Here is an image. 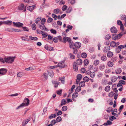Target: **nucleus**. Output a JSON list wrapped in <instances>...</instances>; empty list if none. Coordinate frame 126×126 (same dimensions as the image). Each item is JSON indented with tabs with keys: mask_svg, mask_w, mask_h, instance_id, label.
<instances>
[{
	"mask_svg": "<svg viewBox=\"0 0 126 126\" xmlns=\"http://www.w3.org/2000/svg\"><path fill=\"white\" fill-rule=\"evenodd\" d=\"M68 43H69L70 47L71 48H72L74 45V43L73 42L72 40L71 39L70 40V41L68 42Z\"/></svg>",
	"mask_w": 126,
	"mask_h": 126,
	"instance_id": "nucleus-21",
	"label": "nucleus"
},
{
	"mask_svg": "<svg viewBox=\"0 0 126 126\" xmlns=\"http://www.w3.org/2000/svg\"><path fill=\"white\" fill-rule=\"evenodd\" d=\"M80 87L79 86H78L76 88L75 90V91L76 92L78 93V92H79L81 90Z\"/></svg>",
	"mask_w": 126,
	"mask_h": 126,
	"instance_id": "nucleus-48",
	"label": "nucleus"
},
{
	"mask_svg": "<svg viewBox=\"0 0 126 126\" xmlns=\"http://www.w3.org/2000/svg\"><path fill=\"white\" fill-rule=\"evenodd\" d=\"M53 41L55 43H56L58 42V37H55L53 38Z\"/></svg>",
	"mask_w": 126,
	"mask_h": 126,
	"instance_id": "nucleus-53",
	"label": "nucleus"
},
{
	"mask_svg": "<svg viewBox=\"0 0 126 126\" xmlns=\"http://www.w3.org/2000/svg\"><path fill=\"white\" fill-rule=\"evenodd\" d=\"M7 72L6 69L5 68H1L0 69V75L1 76L5 75Z\"/></svg>",
	"mask_w": 126,
	"mask_h": 126,
	"instance_id": "nucleus-6",
	"label": "nucleus"
},
{
	"mask_svg": "<svg viewBox=\"0 0 126 126\" xmlns=\"http://www.w3.org/2000/svg\"><path fill=\"white\" fill-rule=\"evenodd\" d=\"M24 8V5L23 4L21 3L18 7V10H22Z\"/></svg>",
	"mask_w": 126,
	"mask_h": 126,
	"instance_id": "nucleus-11",
	"label": "nucleus"
},
{
	"mask_svg": "<svg viewBox=\"0 0 126 126\" xmlns=\"http://www.w3.org/2000/svg\"><path fill=\"white\" fill-rule=\"evenodd\" d=\"M50 31L52 33L54 34H55L57 32L55 30L52 29L50 30Z\"/></svg>",
	"mask_w": 126,
	"mask_h": 126,
	"instance_id": "nucleus-55",
	"label": "nucleus"
},
{
	"mask_svg": "<svg viewBox=\"0 0 126 126\" xmlns=\"http://www.w3.org/2000/svg\"><path fill=\"white\" fill-rule=\"evenodd\" d=\"M30 101L28 98H25L23 102L18 106L16 108V110H18L20 108L24 106H28L29 104Z\"/></svg>",
	"mask_w": 126,
	"mask_h": 126,
	"instance_id": "nucleus-1",
	"label": "nucleus"
},
{
	"mask_svg": "<svg viewBox=\"0 0 126 126\" xmlns=\"http://www.w3.org/2000/svg\"><path fill=\"white\" fill-rule=\"evenodd\" d=\"M88 40L86 38H84L83 40V42L84 43H88Z\"/></svg>",
	"mask_w": 126,
	"mask_h": 126,
	"instance_id": "nucleus-61",
	"label": "nucleus"
},
{
	"mask_svg": "<svg viewBox=\"0 0 126 126\" xmlns=\"http://www.w3.org/2000/svg\"><path fill=\"white\" fill-rule=\"evenodd\" d=\"M115 73L118 74H120L122 70L120 68H118L116 69L115 70Z\"/></svg>",
	"mask_w": 126,
	"mask_h": 126,
	"instance_id": "nucleus-25",
	"label": "nucleus"
},
{
	"mask_svg": "<svg viewBox=\"0 0 126 126\" xmlns=\"http://www.w3.org/2000/svg\"><path fill=\"white\" fill-rule=\"evenodd\" d=\"M116 42L114 41H112L110 44V45L111 47H114L115 46Z\"/></svg>",
	"mask_w": 126,
	"mask_h": 126,
	"instance_id": "nucleus-34",
	"label": "nucleus"
},
{
	"mask_svg": "<svg viewBox=\"0 0 126 126\" xmlns=\"http://www.w3.org/2000/svg\"><path fill=\"white\" fill-rule=\"evenodd\" d=\"M71 39V38L69 37H64L63 39V40L62 41L63 43H65L67 42H69Z\"/></svg>",
	"mask_w": 126,
	"mask_h": 126,
	"instance_id": "nucleus-5",
	"label": "nucleus"
},
{
	"mask_svg": "<svg viewBox=\"0 0 126 126\" xmlns=\"http://www.w3.org/2000/svg\"><path fill=\"white\" fill-rule=\"evenodd\" d=\"M82 78V75L80 74H78L77 76V79L80 80Z\"/></svg>",
	"mask_w": 126,
	"mask_h": 126,
	"instance_id": "nucleus-49",
	"label": "nucleus"
},
{
	"mask_svg": "<svg viewBox=\"0 0 126 126\" xmlns=\"http://www.w3.org/2000/svg\"><path fill=\"white\" fill-rule=\"evenodd\" d=\"M107 65L108 66L112 67L113 65V63L112 62L109 61L108 62Z\"/></svg>",
	"mask_w": 126,
	"mask_h": 126,
	"instance_id": "nucleus-36",
	"label": "nucleus"
},
{
	"mask_svg": "<svg viewBox=\"0 0 126 126\" xmlns=\"http://www.w3.org/2000/svg\"><path fill=\"white\" fill-rule=\"evenodd\" d=\"M110 88L109 86H108L106 87L105 88V91L107 92H108L110 90Z\"/></svg>",
	"mask_w": 126,
	"mask_h": 126,
	"instance_id": "nucleus-37",
	"label": "nucleus"
},
{
	"mask_svg": "<svg viewBox=\"0 0 126 126\" xmlns=\"http://www.w3.org/2000/svg\"><path fill=\"white\" fill-rule=\"evenodd\" d=\"M45 48L46 49L49 51L53 50H54V48L51 47H48L47 45H46L45 47Z\"/></svg>",
	"mask_w": 126,
	"mask_h": 126,
	"instance_id": "nucleus-14",
	"label": "nucleus"
},
{
	"mask_svg": "<svg viewBox=\"0 0 126 126\" xmlns=\"http://www.w3.org/2000/svg\"><path fill=\"white\" fill-rule=\"evenodd\" d=\"M84 63L85 65H87L89 63L88 60L87 59H85Z\"/></svg>",
	"mask_w": 126,
	"mask_h": 126,
	"instance_id": "nucleus-47",
	"label": "nucleus"
},
{
	"mask_svg": "<svg viewBox=\"0 0 126 126\" xmlns=\"http://www.w3.org/2000/svg\"><path fill=\"white\" fill-rule=\"evenodd\" d=\"M77 64L79 65H81L82 63V61L81 59H79L77 61Z\"/></svg>",
	"mask_w": 126,
	"mask_h": 126,
	"instance_id": "nucleus-28",
	"label": "nucleus"
},
{
	"mask_svg": "<svg viewBox=\"0 0 126 126\" xmlns=\"http://www.w3.org/2000/svg\"><path fill=\"white\" fill-rule=\"evenodd\" d=\"M110 47L109 46L107 45L105 47L103 51L104 52H106L110 50Z\"/></svg>",
	"mask_w": 126,
	"mask_h": 126,
	"instance_id": "nucleus-13",
	"label": "nucleus"
},
{
	"mask_svg": "<svg viewBox=\"0 0 126 126\" xmlns=\"http://www.w3.org/2000/svg\"><path fill=\"white\" fill-rule=\"evenodd\" d=\"M118 77L115 76L113 77L111 79V81L113 82H115L117 80Z\"/></svg>",
	"mask_w": 126,
	"mask_h": 126,
	"instance_id": "nucleus-26",
	"label": "nucleus"
},
{
	"mask_svg": "<svg viewBox=\"0 0 126 126\" xmlns=\"http://www.w3.org/2000/svg\"><path fill=\"white\" fill-rule=\"evenodd\" d=\"M81 57L83 58H85L87 57V54L85 52H83L81 53Z\"/></svg>",
	"mask_w": 126,
	"mask_h": 126,
	"instance_id": "nucleus-46",
	"label": "nucleus"
},
{
	"mask_svg": "<svg viewBox=\"0 0 126 126\" xmlns=\"http://www.w3.org/2000/svg\"><path fill=\"white\" fill-rule=\"evenodd\" d=\"M41 19L42 18L41 17H38L34 21L37 24H38V23L41 20Z\"/></svg>",
	"mask_w": 126,
	"mask_h": 126,
	"instance_id": "nucleus-19",
	"label": "nucleus"
},
{
	"mask_svg": "<svg viewBox=\"0 0 126 126\" xmlns=\"http://www.w3.org/2000/svg\"><path fill=\"white\" fill-rule=\"evenodd\" d=\"M111 37V36L109 34L106 35L105 36V39L107 40H109Z\"/></svg>",
	"mask_w": 126,
	"mask_h": 126,
	"instance_id": "nucleus-51",
	"label": "nucleus"
},
{
	"mask_svg": "<svg viewBox=\"0 0 126 126\" xmlns=\"http://www.w3.org/2000/svg\"><path fill=\"white\" fill-rule=\"evenodd\" d=\"M52 16L53 18H54L55 20L57 19V16L56 15L54 14H52Z\"/></svg>",
	"mask_w": 126,
	"mask_h": 126,
	"instance_id": "nucleus-62",
	"label": "nucleus"
},
{
	"mask_svg": "<svg viewBox=\"0 0 126 126\" xmlns=\"http://www.w3.org/2000/svg\"><path fill=\"white\" fill-rule=\"evenodd\" d=\"M44 77L45 78L46 80H47V79L48 77V74L47 73H45L43 74Z\"/></svg>",
	"mask_w": 126,
	"mask_h": 126,
	"instance_id": "nucleus-43",
	"label": "nucleus"
},
{
	"mask_svg": "<svg viewBox=\"0 0 126 126\" xmlns=\"http://www.w3.org/2000/svg\"><path fill=\"white\" fill-rule=\"evenodd\" d=\"M99 69L101 71L103 70L105 67V65L103 64H101L99 66Z\"/></svg>",
	"mask_w": 126,
	"mask_h": 126,
	"instance_id": "nucleus-23",
	"label": "nucleus"
},
{
	"mask_svg": "<svg viewBox=\"0 0 126 126\" xmlns=\"http://www.w3.org/2000/svg\"><path fill=\"white\" fill-rule=\"evenodd\" d=\"M116 118L114 116H112L111 117H110L109 119L111 121H112L114 119H116Z\"/></svg>",
	"mask_w": 126,
	"mask_h": 126,
	"instance_id": "nucleus-56",
	"label": "nucleus"
},
{
	"mask_svg": "<svg viewBox=\"0 0 126 126\" xmlns=\"http://www.w3.org/2000/svg\"><path fill=\"white\" fill-rule=\"evenodd\" d=\"M73 68L74 71H77L78 70V67L77 63L74 62L73 64Z\"/></svg>",
	"mask_w": 126,
	"mask_h": 126,
	"instance_id": "nucleus-9",
	"label": "nucleus"
},
{
	"mask_svg": "<svg viewBox=\"0 0 126 126\" xmlns=\"http://www.w3.org/2000/svg\"><path fill=\"white\" fill-rule=\"evenodd\" d=\"M67 109V107L66 106H64L62 108V111H66Z\"/></svg>",
	"mask_w": 126,
	"mask_h": 126,
	"instance_id": "nucleus-50",
	"label": "nucleus"
},
{
	"mask_svg": "<svg viewBox=\"0 0 126 126\" xmlns=\"http://www.w3.org/2000/svg\"><path fill=\"white\" fill-rule=\"evenodd\" d=\"M74 46L76 48H79L81 47V44L79 42H76L74 44Z\"/></svg>",
	"mask_w": 126,
	"mask_h": 126,
	"instance_id": "nucleus-7",
	"label": "nucleus"
},
{
	"mask_svg": "<svg viewBox=\"0 0 126 126\" xmlns=\"http://www.w3.org/2000/svg\"><path fill=\"white\" fill-rule=\"evenodd\" d=\"M112 38L114 40H116L117 39H119L117 35H113L112 36Z\"/></svg>",
	"mask_w": 126,
	"mask_h": 126,
	"instance_id": "nucleus-32",
	"label": "nucleus"
},
{
	"mask_svg": "<svg viewBox=\"0 0 126 126\" xmlns=\"http://www.w3.org/2000/svg\"><path fill=\"white\" fill-rule=\"evenodd\" d=\"M83 79L84 82H88L89 81L90 79L87 76H85L83 78Z\"/></svg>",
	"mask_w": 126,
	"mask_h": 126,
	"instance_id": "nucleus-40",
	"label": "nucleus"
},
{
	"mask_svg": "<svg viewBox=\"0 0 126 126\" xmlns=\"http://www.w3.org/2000/svg\"><path fill=\"white\" fill-rule=\"evenodd\" d=\"M78 96V93L76 92L74 93H73L72 95V99L74 100V98H76Z\"/></svg>",
	"mask_w": 126,
	"mask_h": 126,
	"instance_id": "nucleus-15",
	"label": "nucleus"
},
{
	"mask_svg": "<svg viewBox=\"0 0 126 126\" xmlns=\"http://www.w3.org/2000/svg\"><path fill=\"white\" fill-rule=\"evenodd\" d=\"M29 38L30 39L32 40H33L35 41H37L38 40V38L35 37H32L30 36H29Z\"/></svg>",
	"mask_w": 126,
	"mask_h": 126,
	"instance_id": "nucleus-27",
	"label": "nucleus"
},
{
	"mask_svg": "<svg viewBox=\"0 0 126 126\" xmlns=\"http://www.w3.org/2000/svg\"><path fill=\"white\" fill-rule=\"evenodd\" d=\"M60 10L59 9L56 8L54 9L53 10V12L55 14H58L60 13Z\"/></svg>",
	"mask_w": 126,
	"mask_h": 126,
	"instance_id": "nucleus-18",
	"label": "nucleus"
},
{
	"mask_svg": "<svg viewBox=\"0 0 126 126\" xmlns=\"http://www.w3.org/2000/svg\"><path fill=\"white\" fill-rule=\"evenodd\" d=\"M110 30L111 32L113 33H116L117 32L116 28L114 26L112 27L111 28Z\"/></svg>",
	"mask_w": 126,
	"mask_h": 126,
	"instance_id": "nucleus-8",
	"label": "nucleus"
},
{
	"mask_svg": "<svg viewBox=\"0 0 126 126\" xmlns=\"http://www.w3.org/2000/svg\"><path fill=\"white\" fill-rule=\"evenodd\" d=\"M62 120V119L61 118L60 116H58L57 118L56 121L57 122H60Z\"/></svg>",
	"mask_w": 126,
	"mask_h": 126,
	"instance_id": "nucleus-54",
	"label": "nucleus"
},
{
	"mask_svg": "<svg viewBox=\"0 0 126 126\" xmlns=\"http://www.w3.org/2000/svg\"><path fill=\"white\" fill-rule=\"evenodd\" d=\"M48 74L49 76L51 77H53L54 76L53 73L52 71H49L48 72Z\"/></svg>",
	"mask_w": 126,
	"mask_h": 126,
	"instance_id": "nucleus-30",
	"label": "nucleus"
},
{
	"mask_svg": "<svg viewBox=\"0 0 126 126\" xmlns=\"http://www.w3.org/2000/svg\"><path fill=\"white\" fill-rule=\"evenodd\" d=\"M72 10V9L71 8L69 7L67 10L66 12L67 13H69Z\"/></svg>",
	"mask_w": 126,
	"mask_h": 126,
	"instance_id": "nucleus-63",
	"label": "nucleus"
},
{
	"mask_svg": "<svg viewBox=\"0 0 126 126\" xmlns=\"http://www.w3.org/2000/svg\"><path fill=\"white\" fill-rule=\"evenodd\" d=\"M66 103V101L64 99H62L61 101V105H60V106H62L65 105Z\"/></svg>",
	"mask_w": 126,
	"mask_h": 126,
	"instance_id": "nucleus-42",
	"label": "nucleus"
},
{
	"mask_svg": "<svg viewBox=\"0 0 126 126\" xmlns=\"http://www.w3.org/2000/svg\"><path fill=\"white\" fill-rule=\"evenodd\" d=\"M52 83L54 85V87L55 88H56L58 86V85L59 84V82H58L57 81L52 80Z\"/></svg>",
	"mask_w": 126,
	"mask_h": 126,
	"instance_id": "nucleus-10",
	"label": "nucleus"
},
{
	"mask_svg": "<svg viewBox=\"0 0 126 126\" xmlns=\"http://www.w3.org/2000/svg\"><path fill=\"white\" fill-rule=\"evenodd\" d=\"M25 74V73L23 72H19L17 73V77H21Z\"/></svg>",
	"mask_w": 126,
	"mask_h": 126,
	"instance_id": "nucleus-20",
	"label": "nucleus"
},
{
	"mask_svg": "<svg viewBox=\"0 0 126 126\" xmlns=\"http://www.w3.org/2000/svg\"><path fill=\"white\" fill-rule=\"evenodd\" d=\"M64 79H65V77H64L63 76L62 77V78H59V81H61V82L63 83L64 84Z\"/></svg>",
	"mask_w": 126,
	"mask_h": 126,
	"instance_id": "nucleus-29",
	"label": "nucleus"
},
{
	"mask_svg": "<svg viewBox=\"0 0 126 126\" xmlns=\"http://www.w3.org/2000/svg\"><path fill=\"white\" fill-rule=\"evenodd\" d=\"M85 84V82L84 81H81L79 83V85L80 86V87H82L84 86Z\"/></svg>",
	"mask_w": 126,
	"mask_h": 126,
	"instance_id": "nucleus-41",
	"label": "nucleus"
},
{
	"mask_svg": "<svg viewBox=\"0 0 126 126\" xmlns=\"http://www.w3.org/2000/svg\"><path fill=\"white\" fill-rule=\"evenodd\" d=\"M101 59L102 61H105L107 59V58L106 56L103 55L101 56Z\"/></svg>",
	"mask_w": 126,
	"mask_h": 126,
	"instance_id": "nucleus-38",
	"label": "nucleus"
},
{
	"mask_svg": "<svg viewBox=\"0 0 126 126\" xmlns=\"http://www.w3.org/2000/svg\"><path fill=\"white\" fill-rule=\"evenodd\" d=\"M38 27L42 30L46 31L47 32L48 31V30L44 24L42 25L38 24Z\"/></svg>",
	"mask_w": 126,
	"mask_h": 126,
	"instance_id": "nucleus-3",
	"label": "nucleus"
},
{
	"mask_svg": "<svg viewBox=\"0 0 126 126\" xmlns=\"http://www.w3.org/2000/svg\"><path fill=\"white\" fill-rule=\"evenodd\" d=\"M99 63V61L97 60H96L94 61V65L96 66L98 65Z\"/></svg>",
	"mask_w": 126,
	"mask_h": 126,
	"instance_id": "nucleus-35",
	"label": "nucleus"
},
{
	"mask_svg": "<svg viewBox=\"0 0 126 126\" xmlns=\"http://www.w3.org/2000/svg\"><path fill=\"white\" fill-rule=\"evenodd\" d=\"M12 22L10 20H7L6 21H5L4 22V23L6 24L10 25L12 24Z\"/></svg>",
	"mask_w": 126,
	"mask_h": 126,
	"instance_id": "nucleus-22",
	"label": "nucleus"
},
{
	"mask_svg": "<svg viewBox=\"0 0 126 126\" xmlns=\"http://www.w3.org/2000/svg\"><path fill=\"white\" fill-rule=\"evenodd\" d=\"M121 51V49L120 48H119V47L115 49L116 52V53H118Z\"/></svg>",
	"mask_w": 126,
	"mask_h": 126,
	"instance_id": "nucleus-52",
	"label": "nucleus"
},
{
	"mask_svg": "<svg viewBox=\"0 0 126 126\" xmlns=\"http://www.w3.org/2000/svg\"><path fill=\"white\" fill-rule=\"evenodd\" d=\"M56 121L55 120H52L51 122V124L52 125H54L56 123Z\"/></svg>",
	"mask_w": 126,
	"mask_h": 126,
	"instance_id": "nucleus-64",
	"label": "nucleus"
},
{
	"mask_svg": "<svg viewBox=\"0 0 126 126\" xmlns=\"http://www.w3.org/2000/svg\"><path fill=\"white\" fill-rule=\"evenodd\" d=\"M25 70L28 71L33 70V69L32 67H30L28 68H25Z\"/></svg>",
	"mask_w": 126,
	"mask_h": 126,
	"instance_id": "nucleus-58",
	"label": "nucleus"
},
{
	"mask_svg": "<svg viewBox=\"0 0 126 126\" xmlns=\"http://www.w3.org/2000/svg\"><path fill=\"white\" fill-rule=\"evenodd\" d=\"M13 23L14 26L18 27H22L23 25L22 23L19 22H13Z\"/></svg>",
	"mask_w": 126,
	"mask_h": 126,
	"instance_id": "nucleus-4",
	"label": "nucleus"
},
{
	"mask_svg": "<svg viewBox=\"0 0 126 126\" xmlns=\"http://www.w3.org/2000/svg\"><path fill=\"white\" fill-rule=\"evenodd\" d=\"M21 30L19 29H15L13 28H12V32H21Z\"/></svg>",
	"mask_w": 126,
	"mask_h": 126,
	"instance_id": "nucleus-31",
	"label": "nucleus"
},
{
	"mask_svg": "<svg viewBox=\"0 0 126 126\" xmlns=\"http://www.w3.org/2000/svg\"><path fill=\"white\" fill-rule=\"evenodd\" d=\"M64 61L60 62L57 64V66L58 67H60L61 68H62V67H63V65L64 63Z\"/></svg>",
	"mask_w": 126,
	"mask_h": 126,
	"instance_id": "nucleus-16",
	"label": "nucleus"
},
{
	"mask_svg": "<svg viewBox=\"0 0 126 126\" xmlns=\"http://www.w3.org/2000/svg\"><path fill=\"white\" fill-rule=\"evenodd\" d=\"M113 55V53L111 51H109L108 52L107 54V56L109 58L112 57Z\"/></svg>",
	"mask_w": 126,
	"mask_h": 126,
	"instance_id": "nucleus-17",
	"label": "nucleus"
},
{
	"mask_svg": "<svg viewBox=\"0 0 126 126\" xmlns=\"http://www.w3.org/2000/svg\"><path fill=\"white\" fill-rule=\"evenodd\" d=\"M46 19L45 18H43L41 20V24H44L45 22L46 21Z\"/></svg>",
	"mask_w": 126,
	"mask_h": 126,
	"instance_id": "nucleus-39",
	"label": "nucleus"
},
{
	"mask_svg": "<svg viewBox=\"0 0 126 126\" xmlns=\"http://www.w3.org/2000/svg\"><path fill=\"white\" fill-rule=\"evenodd\" d=\"M56 116V115L55 114H51L48 117L49 119H52L55 118Z\"/></svg>",
	"mask_w": 126,
	"mask_h": 126,
	"instance_id": "nucleus-44",
	"label": "nucleus"
},
{
	"mask_svg": "<svg viewBox=\"0 0 126 126\" xmlns=\"http://www.w3.org/2000/svg\"><path fill=\"white\" fill-rule=\"evenodd\" d=\"M90 76L92 78H94L95 75V73L94 72H91L90 74Z\"/></svg>",
	"mask_w": 126,
	"mask_h": 126,
	"instance_id": "nucleus-33",
	"label": "nucleus"
},
{
	"mask_svg": "<svg viewBox=\"0 0 126 126\" xmlns=\"http://www.w3.org/2000/svg\"><path fill=\"white\" fill-rule=\"evenodd\" d=\"M14 58L13 57H8L7 58H5L4 60L5 62L7 63H12L14 61Z\"/></svg>",
	"mask_w": 126,
	"mask_h": 126,
	"instance_id": "nucleus-2",
	"label": "nucleus"
},
{
	"mask_svg": "<svg viewBox=\"0 0 126 126\" xmlns=\"http://www.w3.org/2000/svg\"><path fill=\"white\" fill-rule=\"evenodd\" d=\"M67 7L66 5H64L62 8V9L63 11H65L67 9Z\"/></svg>",
	"mask_w": 126,
	"mask_h": 126,
	"instance_id": "nucleus-59",
	"label": "nucleus"
},
{
	"mask_svg": "<svg viewBox=\"0 0 126 126\" xmlns=\"http://www.w3.org/2000/svg\"><path fill=\"white\" fill-rule=\"evenodd\" d=\"M53 20V19L51 17L49 18L47 20V22L48 23H49L50 22H52Z\"/></svg>",
	"mask_w": 126,
	"mask_h": 126,
	"instance_id": "nucleus-57",
	"label": "nucleus"
},
{
	"mask_svg": "<svg viewBox=\"0 0 126 126\" xmlns=\"http://www.w3.org/2000/svg\"><path fill=\"white\" fill-rule=\"evenodd\" d=\"M73 50V53L74 54H76L78 52V50L76 48L74 47L72 48Z\"/></svg>",
	"mask_w": 126,
	"mask_h": 126,
	"instance_id": "nucleus-60",
	"label": "nucleus"
},
{
	"mask_svg": "<svg viewBox=\"0 0 126 126\" xmlns=\"http://www.w3.org/2000/svg\"><path fill=\"white\" fill-rule=\"evenodd\" d=\"M30 121V118L27 119L26 121H24L22 123V125L23 126H25Z\"/></svg>",
	"mask_w": 126,
	"mask_h": 126,
	"instance_id": "nucleus-24",
	"label": "nucleus"
},
{
	"mask_svg": "<svg viewBox=\"0 0 126 126\" xmlns=\"http://www.w3.org/2000/svg\"><path fill=\"white\" fill-rule=\"evenodd\" d=\"M32 30H35L36 29V26L35 23L33 24L32 25Z\"/></svg>",
	"mask_w": 126,
	"mask_h": 126,
	"instance_id": "nucleus-45",
	"label": "nucleus"
},
{
	"mask_svg": "<svg viewBox=\"0 0 126 126\" xmlns=\"http://www.w3.org/2000/svg\"><path fill=\"white\" fill-rule=\"evenodd\" d=\"M36 6L35 5L29 6V7H27V10H29L31 12H32L33 10L35 8Z\"/></svg>",
	"mask_w": 126,
	"mask_h": 126,
	"instance_id": "nucleus-12",
	"label": "nucleus"
}]
</instances>
